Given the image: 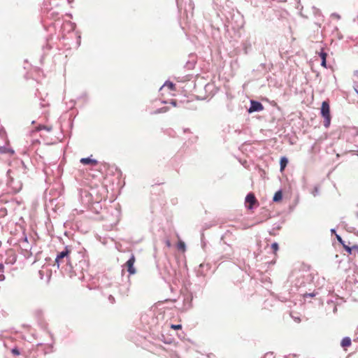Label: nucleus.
<instances>
[{
    "label": "nucleus",
    "instance_id": "nucleus-26",
    "mask_svg": "<svg viewBox=\"0 0 358 358\" xmlns=\"http://www.w3.org/2000/svg\"><path fill=\"white\" fill-rule=\"evenodd\" d=\"M311 194L314 196H316L317 195H319L320 194V188L317 185H315L313 189V191L311 192Z\"/></svg>",
    "mask_w": 358,
    "mask_h": 358
},
{
    "label": "nucleus",
    "instance_id": "nucleus-16",
    "mask_svg": "<svg viewBox=\"0 0 358 358\" xmlns=\"http://www.w3.org/2000/svg\"><path fill=\"white\" fill-rule=\"evenodd\" d=\"M288 164V159L286 157H282L280 160V170L282 171Z\"/></svg>",
    "mask_w": 358,
    "mask_h": 358
},
{
    "label": "nucleus",
    "instance_id": "nucleus-32",
    "mask_svg": "<svg viewBox=\"0 0 358 358\" xmlns=\"http://www.w3.org/2000/svg\"><path fill=\"white\" fill-rule=\"evenodd\" d=\"M271 248L274 250V252H276L278 250V248H279L278 244L277 243H275V242L271 244Z\"/></svg>",
    "mask_w": 358,
    "mask_h": 358
},
{
    "label": "nucleus",
    "instance_id": "nucleus-15",
    "mask_svg": "<svg viewBox=\"0 0 358 358\" xmlns=\"http://www.w3.org/2000/svg\"><path fill=\"white\" fill-rule=\"evenodd\" d=\"M196 60L194 58H192L191 60H189L186 62L185 67L188 70H191L194 68Z\"/></svg>",
    "mask_w": 358,
    "mask_h": 358
},
{
    "label": "nucleus",
    "instance_id": "nucleus-1",
    "mask_svg": "<svg viewBox=\"0 0 358 358\" xmlns=\"http://www.w3.org/2000/svg\"><path fill=\"white\" fill-rule=\"evenodd\" d=\"M88 268V262L84 256L80 253H76L73 258V262L69 264L65 271L78 276V278H84V272Z\"/></svg>",
    "mask_w": 358,
    "mask_h": 358
},
{
    "label": "nucleus",
    "instance_id": "nucleus-22",
    "mask_svg": "<svg viewBox=\"0 0 358 358\" xmlns=\"http://www.w3.org/2000/svg\"><path fill=\"white\" fill-rule=\"evenodd\" d=\"M163 86H167L171 91H174L176 90L175 85L170 81H166Z\"/></svg>",
    "mask_w": 358,
    "mask_h": 358
},
{
    "label": "nucleus",
    "instance_id": "nucleus-34",
    "mask_svg": "<svg viewBox=\"0 0 358 358\" xmlns=\"http://www.w3.org/2000/svg\"><path fill=\"white\" fill-rule=\"evenodd\" d=\"M171 327L173 329H180L182 326L180 324H171Z\"/></svg>",
    "mask_w": 358,
    "mask_h": 358
},
{
    "label": "nucleus",
    "instance_id": "nucleus-8",
    "mask_svg": "<svg viewBox=\"0 0 358 358\" xmlns=\"http://www.w3.org/2000/svg\"><path fill=\"white\" fill-rule=\"evenodd\" d=\"M245 201V203L249 204L247 206V208L248 209L251 210L253 208L254 204L257 202V199L253 193H249L247 194Z\"/></svg>",
    "mask_w": 358,
    "mask_h": 358
},
{
    "label": "nucleus",
    "instance_id": "nucleus-41",
    "mask_svg": "<svg viewBox=\"0 0 358 358\" xmlns=\"http://www.w3.org/2000/svg\"><path fill=\"white\" fill-rule=\"evenodd\" d=\"M166 245H167L168 247H170V246H171V243H170V241H169V240H167V241H166Z\"/></svg>",
    "mask_w": 358,
    "mask_h": 358
},
{
    "label": "nucleus",
    "instance_id": "nucleus-19",
    "mask_svg": "<svg viewBox=\"0 0 358 358\" xmlns=\"http://www.w3.org/2000/svg\"><path fill=\"white\" fill-rule=\"evenodd\" d=\"M0 153L1 154L10 153L11 155H13L14 153V151L12 149L8 148L3 145V146H0Z\"/></svg>",
    "mask_w": 358,
    "mask_h": 358
},
{
    "label": "nucleus",
    "instance_id": "nucleus-17",
    "mask_svg": "<svg viewBox=\"0 0 358 358\" xmlns=\"http://www.w3.org/2000/svg\"><path fill=\"white\" fill-rule=\"evenodd\" d=\"M205 268H206V270H208V269L210 268V266H209L208 264H201L199 265V268L197 271L198 275H205V273L203 271V269Z\"/></svg>",
    "mask_w": 358,
    "mask_h": 358
},
{
    "label": "nucleus",
    "instance_id": "nucleus-43",
    "mask_svg": "<svg viewBox=\"0 0 358 358\" xmlns=\"http://www.w3.org/2000/svg\"><path fill=\"white\" fill-rule=\"evenodd\" d=\"M340 243L343 245V248H344V245H346L345 243V241L343 240Z\"/></svg>",
    "mask_w": 358,
    "mask_h": 358
},
{
    "label": "nucleus",
    "instance_id": "nucleus-3",
    "mask_svg": "<svg viewBox=\"0 0 358 358\" xmlns=\"http://www.w3.org/2000/svg\"><path fill=\"white\" fill-rule=\"evenodd\" d=\"M320 114L324 118L323 125L325 128H329L331 124V114H330V106L328 101H324L322 103L320 108Z\"/></svg>",
    "mask_w": 358,
    "mask_h": 358
},
{
    "label": "nucleus",
    "instance_id": "nucleus-2",
    "mask_svg": "<svg viewBox=\"0 0 358 358\" xmlns=\"http://www.w3.org/2000/svg\"><path fill=\"white\" fill-rule=\"evenodd\" d=\"M76 254H72L71 249L68 246L64 248V250L59 252L55 258V263L58 268L65 270L66 267L73 262V258Z\"/></svg>",
    "mask_w": 358,
    "mask_h": 358
},
{
    "label": "nucleus",
    "instance_id": "nucleus-36",
    "mask_svg": "<svg viewBox=\"0 0 358 358\" xmlns=\"http://www.w3.org/2000/svg\"><path fill=\"white\" fill-rule=\"evenodd\" d=\"M108 300L110 301V303H113L115 302V299L112 295H110L108 296Z\"/></svg>",
    "mask_w": 358,
    "mask_h": 358
},
{
    "label": "nucleus",
    "instance_id": "nucleus-14",
    "mask_svg": "<svg viewBox=\"0 0 358 358\" xmlns=\"http://www.w3.org/2000/svg\"><path fill=\"white\" fill-rule=\"evenodd\" d=\"M129 290V283L127 282L124 285H121L120 287V292L122 294H127Z\"/></svg>",
    "mask_w": 358,
    "mask_h": 358
},
{
    "label": "nucleus",
    "instance_id": "nucleus-30",
    "mask_svg": "<svg viewBox=\"0 0 358 358\" xmlns=\"http://www.w3.org/2000/svg\"><path fill=\"white\" fill-rule=\"evenodd\" d=\"M262 358H275V356L273 355V352H266Z\"/></svg>",
    "mask_w": 358,
    "mask_h": 358
},
{
    "label": "nucleus",
    "instance_id": "nucleus-12",
    "mask_svg": "<svg viewBox=\"0 0 358 358\" xmlns=\"http://www.w3.org/2000/svg\"><path fill=\"white\" fill-rule=\"evenodd\" d=\"M351 344H352L351 338L348 336L344 337L341 342V345L343 348L350 347L351 345Z\"/></svg>",
    "mask_w": 358,
    "mask_h": 358
},
{
    "label": "nucleus",
    "instance_id": "nucleus-29",
    "mask_svg": "<svg viewBox=\"0 0 358 358\" xmlns=\"http://www.w3.org/2000/svg\"><path fill=\"white\" fill-rule=\"evenodd\" d=\"M344 249L348 253V254H352V251H353V248H352V246L350 247L348 245H344Z\"/></svg>",
    "mask_w": 358,
    "mask_h": 358
},
{
    "label": "nucleus",
    "instance_id": "nucleus-23",
    "mask_svg": "<svg viewBox=\"0 0 358 358\" xmlns=\"http://www.w3.org/2000/svg\"><path fill=\"white\" fill-rule=\"evenodd\" d=\"M301 278H304L303 276H302L301 275L299 276V278L296 280V282H295V285L297 286V287H301V286H304V281L302 280L301 281L300 280Z\"/></svg>",
    "mask_w": 358,
    "mask_h": 358
},
{
    "label": "nucleus",
    "instance_id": "nucleus-21",
    "mask_svg": "<svg viewBox=\"0 0 358 358\" xmlns=\"http://www.w3.org/2000/svg\"><path fill=\"white\" fill-rule=\"evenodd\" d=\"M177 248L179 250H182V252H185V250H186V245H185V243L182 241H180L178 244H177Z\"/></svg>",
    "mask_w": 358,
    "mask_h": 358
},
{
    "label": "nucleus",
    "instance_id": "nucleus-28",
    "mask_svg": "<svg viewBox=\"0 0 358 358\" xmlns=\"http://www.w3.org/2000/svg\"><path fill=\"white\" fill-rule=\"evenodd\" d=\"M40 106L42 108L46 107L49 106V102L46 101L45 99H41Z\"/></svg>",
    "mask_w": 358,
    "mask_h": 358
},
{
    "label": "nucleus",
    "instance_id": "nucleus-7",
    "mask_svg": "<svg viewBox=\"0 0 358 358\" xmlns=\"http://www.w3.org/2000/svg\"><path fill=\"white\" fill-rule=\"evenodd\" d=\"M264 106L262 103L258 101L251 100L250 101V106L248 109V112L250 113H255V112H259L263 110Z\"/></svg>",
    "mask_w": 358,
    "mask_h": 358
},
{
    "label": "nucleus",
    "instance_id": "nucleus-4",
    "mask_svg": "<svg viewBox=\"0 0 358 358\" xmlns=\"http://www.w3.org/2000/svg\"><path fill=\"white\" fill-rule=\"evenodd\" d=\"M76 24L71 21H64L62 26V38L64 39L66 37V34L73 33L76 29Z\"/></svg>",
    "mask_w": 358,
    "mask_h": 358
},
{
    "label": "nucleus",
    "instance_id": "nucleus-40",
    "mask_svg": "<svg viewBox=\"0 0 358 358\" xmlns=\"http://www.w3.org/2000/svg\"><path fill=\"white\" fill-rule=\"evenodd\" d=\"M43 49L44 48H48V50L51 49V46L48 43H47L46 45L43 46Z\"/></svg>",
    "mask_w": 358,
    "mask_h": 358
},
{
    "label": "nucleus",
    "instance_id": "nucleus-45",
    "mask_svg": "<svg viewBox=\"0 0 358 358\" xmlns=\"http://www.w3.org/2000/svg\"><path fill=\"white\" fill-rule=\"evenodd\" d=\"M355 90L356 91V92L358 94V87H355Z\"/></svg>",
    "mask_w": 358,
    "mask_h": 358
},
{
    "label": "nucleus",
    "instance_id": "nucleus-39",
    "mask_svg": "<svg viewBox=\"0 0 358 358\" xmlns=\"http://www.w3.org/2000/svg\"><path fill=\"white\" fill-rule=\"evenodd\" d=\"M5 280V276L3 273H0V281H3Z\"/></svg>",
    "mask_w": 358,
    "mask_h": 358
},
{
    "label": "nucleus",
    "instance_id": "nucleus-37",
    "mask_svg": "<svg viewBox=\"0 0 358 358\" xmlns=\"http://www.w3.org/2000/svg\"><path fill=\"white\" fill-rule=\"evenodd\" d=\"M336 239L337 241L339 242V243H341V241H343L341 236L340 235H338V234H336Z\"/></svg>",
    "mask_w": 358,
    "mask_h": 358
},
{
    "label": "nucleus",
    "instance_id": "nucleus-35",
    "mask_svg": "<svg viewBox=\"0 0 358 358\" xmlns=\"http://www.w3.org/2000/svg\"><path fill=\"white\" fill-rule=\"evenodd\" d=\"M243 46H244V49H245V52L247 53V48L248 46H250V44L248 42H245L243 43Z\"/></svg>",
    "mask_w": 358,
    "mask_h": 358
},
{
    "label": "nucleus",
    "instance_id": "nucleus-42",
    "mask_svg": "<svg viewBox=\"0 0 358 358\" xmlns=\"http://www.w3.org/2000/svg\"><path fill=\"white\" fill-rule=\"evenodd\" d=\"M331 234H336V229H331Z\"/></svg>",
    "mask_w": 358,
    "mask_h": 358
},
{
    "label": "nucleus",
    "instance_id": "nucleus-11",
    "mask_svg": "<svg viewBox=\"0 0 358 358\" xmlns=\"http://www.w3.org/2000/svg\"><path fill=\"white\" fill-rule=\"evenodd\" d=\"M20 246L22 250L24 251V252L23 253L24 257H29V256L31 255V253L30 252L31 247L29 245V243L24 245H23V243H20Z\"/></svg>",
    "mask_w": 358,
    "mask_h": 358
},
{
    "label": "nucleus",
    "instance_id": "nucleus-44",
    "mask_svg": "<svg viewBox=\"0 0 358 358\" xmlns=\"http://www.w3.org/2000/svg\"><path fill=\"white\" fill-rule=\"evenodd\" d=\"M340 243L343 245V248H344V245H346L345 243V241L343 240Z\"/></svg>",
    "mask_w": 358,
    "mask_h": 358
},
{
    "label": "nucleus",
    "instance_id": "nucleus-46",
    "mask_svg": "<svg viewBox=\"0 0 358 358\" xmlns=\"http://www.w3.org/2000/svg\"><path fill=\"white\" fill-rule=\"evenodd\" d=\"M357 217H358V213H357Z\"/></svg>",
    "mask_w": 358,
    "mask_h": 358
},
{
    "label": "nucleus",
    "instance_id": "nucleus-18",
    "mask_svg": "<svg viewBox=\"0 0 358 358\" xmlns=\"http://www.w3.org/2000/svg\"><path fill=\"white\" fill-rule=\"evenodd\" d=\"M17 261L16 255L13 254L10 255L6 260V264H14Z\"/></svg>",
    "mask_w": 358,
    "mask_h": 358
},
{
    "label": "nucleus",
    "instance_id": "nucleus-13",
    "mask_svg": "<svg viewBox=\"0 0 358 358\" xmlns=\"http://www.w3.org/2000/svg\"><path fill=\"white\" fill-rule=\"evenodd\" d=\"M20 171L22 172V174L28 176L29 168L24 164L23 161L20 162V166H19Z\"/></svg>",
    "mask_w": 358,
    "mask_h": 358
},
{
    "label": "nucleus",
    "instance_id": "nucleus-38",
    "mask_svg": "<svg viewBox=\"0 0 358 358\" xmlns=\"http://www.w3.org/2000/svg\"><path fill=\"white\" fill-rule=\"evenodd\" d=\"M4 266L3 264H0V273H3Z\"/></svg>",
    "mask_w": 358,
    "mask_h": 358
},
{
    "label": "nucleus",
    "instance_id": "nucleus-25",
    "mask_svg": "<svg viewBox=\"0 0 358 358\" xmlns=\"http://www.w3.org/2000/svg\"><path fill=\"white\" fill-rule=\"evenodd\" d=\"M317 294V292H311V293H303L301 294V295L303 296V297L304 299L307 298V297H314Z\"/></svg>",
    "mask_w": 358,
    "mask_h": 358
},
{
    "label": "nucleus",
    "instance_id": "nucleus-5",
    "mask_svg": "<svg viewBox=\"0 0 358 358\" xmlns=\"http://www.w3.org/2000/svg\"><path fill=\"white\" fill-rule=\"evenodd\" d=\"M8 186L11 188L13 193L19 192L22 187V183L20 180H16L13 178H10L7 182Z\"/></svg>",
    "mask_w": 358,
    "mask_h": 358
},
{
    "label": "nucleus",
    "instance_id": "nucleus-10",
    "mask_svg": "<svg viewBox=\"0 0 358 358\" xmlns=\"http://www.w3.org/2000/svg\"><path fill=\"white\" fill-rule=\"evenodd\" d=\"M80 163L85 165H93L95 166L98 164L97 160L92 159L90 157L81 158L80 160Z\"/></svg>",
    "mask_w": 358,
    "mask_h": 358
},
{
    "label": "nucleus",
    "instance_id": "nucleus-27",
    "mask_svg": "<svg viewBox=\"0 0 358 358\" xmlns=\"http://www.w3.org/2000/svg\"><path fill=\"white\" fill-rule=\"evenodd\" d=\"M7 215V210L4 207L0 208V218L4 217Z\"/></svg>",
    "mask_w": 358,
    "mask_h": 358
},
{
    "label": "nucleus",
    "instance_id": "nucleus-31",
    "mask_svg": "<svg viewBox=\"0 0 358 358\" xmlns=\"http://www.w3.org/2000/svg\"><path fill=\"white\" fill-rule=\"evenodd\" d=\"M11 352L14 355H16V356L20 355V350H19V349L17 348H13L12 350H11Z\"/></svg>",
    "mask_w": 358,
    "mask_h": 358
},
{
    "label": "nucleus",
    "instance_id": "nucleus-33",
    "mask_svg": "<svg viewBox=\"0 0 358 358\" xmlns=\"http://www.w3.org/2000/svg\"><path fill=\"white\" fill-rule=\"evenodd\" d=\"M27 243H28V240H27V237L26 236H24L23 238H22V239L20 241V243H23V245L27 244Z\"/></svg>",
    "mask_w": 358,
    "mask_h": 358
},
{
    "label": "nucleus",
    "instance_id": "nucleus-6",
    "mask_svg": "<svg viewBox=\"0 0 358 358\" xmlns=\"http://www.w3.org/2000/svg\"><path fill=\"white\" fill-rule=\"evenodd\" d=\"M135 263V256L134 254H131L129 259L125 263V266L127 267V271L130 275L135 274L136 271L134 268V265Z\"/></svg>",
    "mask_w": 358,
    "mask_h": 358
},
{
    "label": "nucleus",
    "instance_id": "nucleus-20",
    "mask_svg": "<svg viewBox=\"0 0 358 358\" xmlns=\"http://www.w3.org/2000/svg\"><path fill=\"white\" fill-rule=\"evenodd\" d=\"M282 198V192L280 190L276 192L273 197V201L274 202H278L280 201Z\"/></svg>",
    "mask_w": 358,
    "mask_h": 358
},
{
    "label": "nucleus",
    "instance_id": "nucleus-24",
    "mask_svg": "<svg viewBox=\"0 0 358 358\" xmlns=\"http://www.w3.org/2000/svg\"><path fill=\"white\" fill-rule=\"evenodd\" d=\"M52 127L51 126H47V125H39L37 127L38 130L44 129V130H46L47 131H50L52 130Z\"/></svg>",
    "mask_w": 358,
    "mask_h": 358
},
{
    "label": "nucleus",
    "instance_id": "nucleus-9",
    "mask_svg": "<svg viewBox=\"0 0 358 358\" xmlns=\"http://www.w3.org/2000/svg\"><path fill=\"white\" fill-rule=\"evenodd\" d=\"M318 55L321 58V66L327 67V54L324 52V49L323 48H321L320 51L318 52Z\"/></svg>",
    "mask_w": 358,
    "mask_h": 358
}]
</instances>
